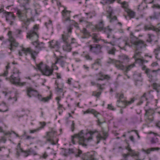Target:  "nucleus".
Wrapping results in <instances>:
<instances>
[{
  "label": "nucleus",
  "instance_id": "obj_1",
  "mask_svg": "<svg viewBox=\"0 0 160 160\" xmlns=\"http://www.w3.org/2000/svg\"><path fill=\"white\" fill-rule=\"evenodd\" d=\"M38 25H34L32 29L27 33V38L34 41L32 42V44L35 46L37 50H34L31 48L22 47L21 50L19 51L18 54L19 56H22L23 53L26 55L28 53L30 55L31 58L35 61L39 51L45 48L44 43L42 42H39L38 40L39 38L38 33Z\"/></svg>",
  "mask_w": 160,
  "mask_h": 160
},
{
  "label": "nucleus",
  "instance_id": "obj_2",
  "mask_svg": "<svg viewBox=\"0 0 160 160\" xmlns=\"http://www.w3.org/2000/svg\"><path fill=\"white\" fill-rule=\"evenodd\" d=\"M95 135L96 137L97 143H98L101 140H105L108 137L107 132L103 131L98 132L96 130L90 131L84 134L83 130L81 131L78 134H75L72 136V142L73 144H75L74 138H77L80 145L86 147L88 143L92 140L93 137Z\"/></svg>",
  "mask_w": 160,
  "mask_h": 160
},
{
  "label": "nucleus",
  "instance_id": "obj_3",
  "mask_svg": "<svg viewBox=\"0 0 160 160\" xmlns=\"http://www.w3.org/2000/svg\"><path fill=\"white\" fill-rule=\"evenodd\" d=\"M73 27L72 25H70L67 27L66 30L63 32V34L62 35L61 39L64 43L62 46L64 51L67 52H70L72 50V47L70 44L68 43L69 38L72 32Z\"/></svg>",
  "mask_w": 160,
  "mask_h": 160
},
{
  "label": "nucleus",
  "instance_id": "obj_4",
  "mask_svg": "<svg viewBox=\"0 0 160 160\" xmlns=\"http://www.w3.org/2000/svg\"><path fill=\"white\" fill-rule=\"evenodd\" d=\"M26 93L27 96L29 98H31L32 97H36L41 101L44 102H48L51 98V94L46 97L43 98L37 90L34 89L32 87H27Z\"/></svg>",
  "mask_w": 160,
  "mask_h": 160
},
{
  "label": "nucleus",
  "instance_id": "obj_5",
  "mask_svg": "<svg viewBox=\"0 0 160 160\" xmlns=\"http://www.w3.org/2000/svg\"><path fill=\"white\" fill-rule=\"evenodd\" d=\"M130 43L135 45L136 50L135 52L133 58H138L141 53V52L138 50L141 49L144 46V42L142 40H139L137 38L134 37L132 38L130 40Z\"/></svg>",
  "mask_w": 160,
  "mask_h": 160
},
{
  "label": "nucleus",
  "instance_id": "obj_6",
  "mask_svg": "<svg viewBox=\"0 0 160 160\" xmlns=\"http://www.w3.org/2000/svg\"><path fill=\"white\" fill-rule=\"evenodd\" d=\"M24 8L23 10H21L18 9L17 10L16 14L19 20L23 22V23L26 25H28L30 22V21L32 19L28 18L27 16V10Z\"/></svg>",
  "mask_w": 160,
  "mask_h": 160
},
{
  "label": "nucleus",
  "instance_id": "obj_7",
  "mask_svg": "<svg viewBox=\"0 0 160 160\" xmlns=\"http://www.w3.org/2000/svg\"><path fill=\"white\" fill-rule=\"evenodd\" d=\"M37 67L44 75L48 76L52 74L53 69L49 68L46 64H43L42 62L37 64Z\"/></svg>",
  "mask_w": 160,
  "mask_h": 160
},
{
  "label": "nucleus",
  "instance_id": "obj_8",
  "mask_svg": "<svg viewBox=\"0 0 160 160\" xmlns=\"http://www.w3.org/2000/svg\"><path fill=\"white\" fill-rule=\"evenodd\" d=\"M20 72L18 71L16 72L14 71L13 73L12 74L9 78V80L10 82L14 84H17L20 86H25L26 84V82H20V78L19 76V74Z\"/></svg>",
  "mask_w": 160,
  "mask_h": 160
},
{
  "label": "nucleus",
  "instance_id": "obj_9",
  "mask_svg": "<svg viewBox=\"0 0 160 160\" xmlns=\"http://www.w3.org/2000/svg\"><path fill=\"white\" fill-rule=\"evenodd\" d=\"M160 71V69L156 70H152L149 69H147L145 72L149 78V81L151 82H154L157 80L156 76L158 72Z\"/></svg>",
  "mask_w": 160,
  "mask_h": 160
},
{
  "label": "nucleus",
  "instance_id": "obj_10",
  "mask_svg": "<svg viewBox=\"0 0 160 160\" xmlns=\"http://www.w3.org/2000/svg\"><path fill=\"white\" fill-rule=\"evenodd\" d=\"M88 47L89 51L95 55H99L102 52V47L100 44H93L90 45Z\"/></svg>",
  "mask_w": 160,
  "mask_h": 160
},
{
  "label": "nucleus",
  "instance_id": "obj_11",
  "mask_svg": "<svg viewBox=\"0 0 160 160\" xmlns=\"http://www.w3.org/2000/svg\"><path fill=\"white\" fill-rule=\"evenodd\" d=\"M56 133V130L52 129L49 132H47V135L44 138L46 139L47 142H49L52 145H55L56 143L53 141V138Z\"/></svg>",
  "mask_w": 160,
  "mask_h": 160
},
{
  "label": "nucleus",
  "instance_id": "obj_12",
  "mask_svg": "<svg viewBox=\"0 0 160 160\" xmlns=\"http://www.w3.org/2000/svg\"><path fill=\"white\" fill-rule=\"evenodd\" d=\"M4 13L7 22L10 25H13L14 23V21L15 20L16 18L13 13L12 12L7 11L5 12Z\"/></svg>",
  "mask_w": 160,
  "mask_h": 160
},
{
  "label": "nucleus",
  "instance_id": "obj_13",
  "mask_svg": "<svg viewBox=\"0 0 160 160\" xmlns=\"http://www.w3.org/2000/svg\"><path fill=\"white\" fill-rule=\"evenodd\" d=\"M135 99V98H131V100L128 101L125 99L123 100L120 101L118 100L117 101V106L119 107L124 108H126L127 106L133 103Z\"/></svg>",
  "mask_w": 160,
  "mask_h": 160
},
{
  "label": "nucleus",
  "instance_id": "obj_14",
  "mask_svg": "<svg viewBox=\"0 0 160 160\" xmlns=\"http://www.w3.org/2000/svg\"><path fill=\"white\" fill-rule=\"evenodd\" d=\"M66 7H64V9L62 10L61 13L62 16V20L64 23L68 21H70V11L68 10Z\"/></svg>",
  "mask_w": 160,
  "mask_h": 160
},
{
  "label": "nucleus",
  "instance_id": "obj_15",
  "mask_svg": "<svg viewBox=\"0 0 160 160\" xmlns=\"http://www.w3.org/2000/svg\"><path fill=\"white\" fill-rule=\"evenodd\" d=\"M84 160H98L96 156V153L92 151L84 154Z\"/></svg>",
  "mask_w": 160,
  "mask_h": 160
},
{
  "label": "nucleus",
  "instance_id": "obj_16",
  "mask_svg": "<svg viewBox=\"0 0 160 160\" xmlns=\"http://www.w3.org/2000/svg\"><path fill=\"white\" fill-rule=\"evenodd\" d=\"M135 66V64L133 63L128 65V67H125L122 65H120L119 62H118L116 64V67L119 69H121L123 71L128 72L132 68Z\"/></svg>",
  "mask_w": 160,
  "mask_h": 160
},
{
  "label": "nucleus",
  "instance_id": "obj_17",
  "mask_svg": "<svg viewBox=\"0 0 160 160\" xmlns=\"http://www.w3.org/2000/svg\"><path fill=\"white\" fill-rule=\"evenodd\" d=\"M156 28L151 24H145L144 29L145 31L152 30L156 32H160V23L158 24Z\"/></svg>",
  "mask_w": 160,
  "mask_h": 160
},
{
  "label": "nucleus",
  "instance_id": "obj_18",
  "mask_svg": "<svg viewBox=\"0 0 160 160\" xmlns=\"http://www.w3.org/2000/svg\"><path fill=\"white\" fill-rule=\"evenodd\" d=\"M9 42V44L8 46V48L11 51H14V47L16 48L18 46L19 43L17 42L14 38H11L8 40Z\"/></svg>",
  "mask_w": 160,
  "mask_h": 160
},
{
  "label": "nucleus",
  "instance_id": "obj_19",
  "mask_svg": "<svg viewBox=\"0 0 160 160\" xmlns=\"http://www.w3.org/2000/svg\"><path fill=\"white\" fill-rule=\"evenodd\" d=\"M32 0H18V2L20 3L21 7H23L26 10L30 9L29 3Z\"/></svg>",
  "mask_w": 160,
  "mask_h": 160
},
{
  "label": "nucleus",
  "instance_id": "obj_20",
  "mask_svg": "<svg viewBox=\"0 0 160 160\" xmlns=\"http://www.w3.org/2000/svg\"><path fill=\"white\" fill-rule=\"evenodd\" d=\"M55 84V92L58 94H60V93H62V97H63L64 94V92L63 91L64 86L63 84H62L61 86H59L57 82V81L56 80Z\"/></svg>",
  "mask_w": 160,
  "mask_h": 160
},
{
  "label": "nucleus",
  "instance_id": "obj_21",
  "mask_svg": "<svg viewBox=\"0 0 160 160\" xmlns=\"http://www.w3.org/2000/svg\"><path fill=\"white\" fill-rule=\"evenodd\" d=\"M128 46L129 47H132V45L130 44V43L129 42L127 38H125L124 40H122L118 45V47L121 49L126 50L125 47Z\"/></svg>",
  "mask_w": 160,
  "mask_h": 160
},
{
  "label": "nucleus",
  "instance_id": "obj_22",
  "mask_svg": "<svg viewBox=\"0 0 160 160\" xmlns=\"http://www.w3.org/2000/svg\"><path fill=\"white\" fill-rule=\"evenodd\" d=\"M119 60L116 61L115 66L118 62H119L120 65H122V63H126L129 62V58L128 56L126 55H122L119 56Z\"/></svg>",
  "mask_w": 160,
  "mask_h": 160
},
{
  "label": "nucleus",
  "instance_id": "obj_23",
  "mask_svg": "<svg viewBox=\"0 0 160 160\" xmlns=\"http://www.w3.org/2000/svg\"><path fill=\"white\" fill-rule=\"evenodd\" d=\"M49 42V45L51 48L55 49L57 52L58 51L60 48V44L58 41L52 40Z\"/></svg>",
  "mask_w": 160,
  "mask_h": 160
},
{
  "label": "nucleus",
  "instance_id": "obj_24",
  "mask_svg": "<svg viewBox=\"0 0 160 160\" xmlns=\"http://www.w3.org/2000/svg\"><path fill=\"white\" fill-rule=\"evenodd\" d=\"M97 76H99L100 78L96 79L97 81L101 80L103 81L104 79L109 80L110 79V77L108 75H104L101 72H100L96 74Z\"/></svg>",
  "mask_w": 160,
  "mask_h": 160
},
{
  "label": "nucleus",
  "instance_id": "obj_25",
  "mask_svg": "<svg viewBox=\"0 0 160 160\" xmlns=\"http://www.w3.org/2000/svg\"><path fill=\"white\" fill-rule=\"evenodd\" d=\"M126 12L128 15V16H125L126 19H128L127 18H129V19H131V18H133L135 17L136 12L134 11L129 9H127Z\"/></svg>",
  "mask_w": 160,
  "mask_h": 160
},
{
  "label": "nucleus",
  "instance_id": "obj_26",
  "mask_svg": "<svg viewBox=\"0 0 160 160\" xmlns=\"http://www.w3.org/2000/svg\"><path fill=\"white\" fill-rule=\"evenodd\" d=\"M154 114L153 111H145V116L146 118L150 122L153 120V115Z\"/></svg>",
  "mask_w": 160,
  "mask_h": 160
},
{
  "label": "nucleus",
  "instance_id": "obj_27",
  "mask_svg": "<svg viewBox=\"0 0 160 160\" xmlns=\"http://www.w3.org/2000/svg\"><path fill=\"white\" fill-rule=\"evenodd\" d=\"M104 22L102 20H100L98 24L95 26V28L97 30L99 31H102L104 30L105 28H104Z\"/></svg>",
  "mask_w": 160,
  "mask_h": 160
},
{
  "label": "nucleus",
  "instance_id": "obj_28",
  "mask_svg": "<svg viewBox=\"0 0 160 160\" xmlns=\"http://www.w3.org/2000/svg\"><path fill=\"white\" fill-rule=\"evenodd\" d=\"M40 124L41 125V126L33 130H30L29 131L30 133H33L38 132L41 129L43 128L46 125V123L45 122H40Z\"/></svg>",
  "mask_w": 160,
  "mask_h": 160
},
{
  "label": "nucleus",
  "instance_id": "obj_29",
  "mask_svg": "<svg viewBox=\"0 0 160 160\" xmlns=\"http://www.w3.org/2000/svg\"><path fill=\"white\" fill-rule=\"evenodd\" d=\"M94 42L98 43L102 39L99 34L97 33H93L91 36Z\"/></svg>",
  "mask_w": 160,
  "mask_h": 160
},
{
  "label": "nucleus",
  "instance_id": "obj_30",
  "mask_svg": "<svg viewBox=\"0 0 160 160\" xmlns=\"http://www.w3.org/2000/svg\"><path fill=\"white\" fill-rule=\"evenodd\" d=\"M126 149L129 152V154L131 156H136L137 157H138L139 155V153L136 152L134 150L131 149L129 145H128L126 148Z\"/></svg>",
  "mask_w": 160,
  "mask_h": 160
},
{
  "label": "nucleus",
  "instance_id": "obj_31",
  "mask_svg": "<svg viewBox=\"0 0 160 160\" xmlns=\"http://www.w3.org/2000/svg\"><path fill=\"white\" fill-rule=\"evenodd\" d=\"M64 59V58L62 56H60L58 58L57 57L56 62L55 63H59L61 66L63 67L64 66L65 63H66L65 60Z\"/></svg>",
  "mask_w": 160,
  "mask_h": 160
},
{
  "label": "nucleus",
  "instance_id": "obj_32",
  "mask_svg": "<svg viewBox=\"0 0 160 160\" xmlns=\"http://www.w3.org/2000/svg\"><path fill=\"white\" fill-rule=\"evenodd\" d=\"M82 33L83 34V35L82 37V38L83 39L88 38L91 36L90 33L85 28H83L81 31Z\"/></svg>",
  "mask_w": 160,
  "mask_h": 160
},
{
  "label": "nucleus",
  "instance_id": "obj_33",
  "mask_svg": "<svg viewBox=\"0 0 160 160\" xmlns=\"http://www.w3.org/2000/svg\"><path fill=\"white\" fill-rule=\"evenodd\" d=\"M112 29L109 28V26H108L106 28H105L102 31L105 33L107 35V37L108 38H109L111 37V34Z\"/></svg>",
  "mask_w": 160,
  "mask_h": 160
},
{
  "label": "nucleus",
  "instance_id": "obj_34",
  "mask_svg": "<svg viewBox=\"0 0 160 160\" xmlns=\"http://www.w3.org/2000/svg\"><path fill=\"white\" fill-rule=\"evenodd\" d=\"M160 149L159 148H149L147 150H145L144 149H142V151L147 154H148L150 153L151 151H153L155 150H158Z\"/></svg>",
  "mask_w": 160,
  "mask_h": 160
},
{
  "label": "nucleus",
  "instance_id": "obj_35",
  "mask_svg": "<svg viewBox=\"0 0 160 160\" xmlns=\"http://www.w3.org/2000/svg\"><path fill=\"white\" fill-rule=\"evenodd\" d=\"M83 113L84 114H92L95 117H97L98 115L99 114L96 111H83Z\"/></svg>",
  "mask_w": 160,
  "mask_h": 160
},
{
  "label": "nucleus",
  "instance_id": "obj_36",
  "mask_svg": "<svg viewBox=\"0 0 160 160\" xmlns=\"http://www.w3.org/2000/svg\"><path fill=\"white\" fill-rule=\"evenodd\" d=\"M111 38H112V41H111L109 42H108L106 40H102L104 43H108L111 45H112V46H114L115 45V42L116 41V38H115V37L114 35H112L111 36Z\"/></svg>",
  "mask_w": 160,
  "mask_h": 160
},
{
  "label": "nucleus",
  "instance_id": "obj_37",
  "mask_svg": "<svg viewBox=\"0 0 160 160\" xmlns=\"http://www.w3.org/2000/svg\"><path fill=\"white\" fill-rule=\"evenodd\" d=\"M106 11L108 13V15H107V17H110L111 15H112L113 13V12L112 8V7L110 6H108L107 7L106 9Z\"/></svg>",
  "mask_w": 160,
  "mask_h": 160
},
{
  "label": "nucleus",
  "instance_id": "obj_38",
  "mask_svg": "<svg viewBox=\"0 0 160 160\" xmlns=\"http://www.w3.org/2000/svg\"><path fill=\"white\" fill-rule=\"evenodd\" d=\"M17 150V152L16 155L18 157L20 153L21 152H23V151L22 150V149L20 147V143H19L17 146L16 148Z\"/></svg>",
  "mask_w": 160,
  "mask_h": 160
},
{
  "label": "nucleus",
  "instance_id": "obj_39",
  "mask_svg": "<svg viewBox=\"0 0 160 160\" xmlns=\"http://www.w3.org/2000/svg\"><path fill=\"white\" fill-rule=\"evenodd\" d=\"M107 17L109 19V22L111 23H113L115 22H117V18L116 16H113L112 15L110 17Z\"/></svg>",
  "mask_w": 160,
  "mask_h": 160
},
{
  "label": "nucleus",
  "instance_id": "obj_40",
  "mask_svg": "<svg viewBox=\"0 0 160 160\" xmlns=\"http://www.w3.org/2000/svg\"><path fill=\"white\" fill-rule=\"evenodd\" d=\"M85 13L87 16H88V18H91L93 17H95L96 16L95 12L94 11H91Z\"/></svg>",
  "mask_w": 160,
  "mask_h": 160
},
{
  "label": "nucleus",
  "instance_id": "obj_41",
  "mask_svg": "<svg viewBox=\"0 0 160 160\" xmlns=\"http://www.w3.org/2000/svg\"><path fill=\"white\" fill-rule=\"evenodd\" d=\"M122 7L124 9L125 12L127 11V9H129V5L128 3L126 2H124L122 3Z\"/></svg>",
  "mask_w": 160,
  "mask_h": 160
},
{
  "label": "nucleus",
  "instance_id": "obj_42",
  "mask_svg": "<svg viewBox=\"0 0 160 160\" xmlns=\"http://www.w3.org/2000/svg\"><path fill=\"white\" fill-rule=\"evenodd\" d=\"M160 52V47H158L154 50L153 53L155 56V58L158 59V53Z\"/></svg>",
  "mask_w": 160,
  "mask_h": 160
},
{
  "label": "nucleus",
  "instance_id": "obj_43",
  "mask_svg": "<svg viewBox=\"0 0 160 160\" xmlns=\"http://www.w3.org/2000/svg\"><path fill=\"white\" fill-rule=\"evenodd\" d=\"M91 84L92 85H96L97 86L98 88L100 90H102L103 89V88L102 87L104 85V84H103L102 85H101L100 84L97 83L96 84L95 82H91Z\"/></svg>",
  "mask_w": 160,
  "mask_h": 160
},
{
  "label": "nucleus",
  "instance_id": "obj_44",
  "mask_svg": "<svg viewBox=\"0 0 160 160\" xmlns=\"http://www.w3.org/2000/svg\"><path fill=\"white\" fill-rule=\"evenodd\" d=\"M150 142L152 144L159 143V141L158 138L156 137H153L151 138L150 140Z\"/></svg>",
  "mask_w": 160,
  "mask_h": 160
},
{
  "label": "nucleus",
  "instance_id": "obj_45",
  "mask_svg": "<svg viewBox=\"0 0 160 160\" xmlns=\"http://www.w3.org/2000/svg\"><path fill=\"white\" fill-rule=\"evenodd\" d=\"M96 64L101 66V61L100 59H97L95 60L94 63L92 64V67H94L95 65Z\"/></svg>",
  "mask_w": 160,
  "mask_h": 160
},
{
  "label": "nucleus",
  "instance_id": "obj_46",
  "mask_svg": "<svg viewBox=\"0 0 160 160\" xmlns=\"http://www.w3.org/2000/svg\"><path fill=\"white\" fill-rule=\"evenodd\" d=\"M10 68L9 66V63H8V65L6 67V70L4 71V72L2 74V76H6L7 75L8 73V69Z\"/></svg>",
  "mask_w": 160,
  "mask_h": 160
},
{
  "label": "nucleus",
  "instance_id": "obj_47",
  "mask_svg": "<svg viewBox=\"0 0 160 160\" xmlns=\"http://www.w3.org/2000/svg\"><path fill=\"white\" fill-rule=\"evenodd\" d=\"M88 17L85 18L84 17H82L79 19V22H84L85 23H87L88 22L87 21L88 19Z\"/></svg>",
  "mask_w": 160,
  "mask_h": 160
},
{
  "label": "nucleus",
  "instance_id": "obj_48",
  "mask_svg": "<svg viewBox=\"0 0 160 160\" xmlns=\"http://www.w3.org/2000/svg\"><path fill=\"white\" fill-rule=\"evenodd\" d=\"M61 96H60L59 97H57L56 98V100L57 101V103L58 105V109H62V105H61L59 102V101L61 100Z\"/></svg>",
  "mask_w": 160,
  "mask_h": 160
},
{
  "label": "nucleus",
  "instance_id": "obj_49",
  "mask_svg": "<svg viewBox=\"0 0 160 160\" xmlns=\"http://www.w3.org/2000/svg\"><path fill=\"white\" fill-rule=\"evenodd\" d=\"M101 94V92H97L96 91H94L92 92V95L98 98L100 97Z\"/></svg>",
  "mask_w": 160,
  "mask_h": 160
},
{
  "label": "nucleus",
  "instance_id": "obj_50",
  "mask_svg": "<svg viewBox=\"0 0 160 160\" xmlns=\"http://www.w3.org/2000/svg\"><path fill=\"white\" fill-rule=\"evenodd\" d=\"M116 50V49L114 48H112L108 50V53L109 54L114 55L115 54V52Z\"/></svg>",
  "mask_w": 160,
  "mask_h": 160
},
{
  "label": "nucleus",
  "instance_id": "obj_51",
  "mask_svg": "<svg viewBox=\"0 0 160 160\" xmlns=\"http://www.w3.org/2000/svg\"><path fill=\"white\" fill-rule=\"evenodd\" d=\"M133 77L135 80H138V79L139 78H137L138 77V78H140L141 77V74L139 73H134L133 75Z\"/></svg>",
  "mask_w": 160,
  "mask_h": 160
},
{
  "label": "nucleus",
  "instance_id": "obj_52",
  "mask_svg": "<svg viewBox=\"0 0 160 160\" xmlns=\"http://www.w3.org/2000/svg\"><path fill=\"white\" fill-rule=\"evenodd\" d=\"M28 152L29 154H33V155L37 154L36 152L32 148H30L28 150Z\"/></svg>",
  "mask_w": 160,
  "mask_h": 160
},
{
  "label": "nucleus",
  "instance_id": "obj_53",
  "mask_svg": "<svg viewBox=\"0 0 160 160\" xmlns=\"http://www.w3.org/2000/svg\"><path fill=\"white\" fill-rule=\"evenodd\" d=\"M84 57L87 60L89 61H92V58L89 54H86Z\"/></svg>",
  "mask_w": 160,
  "mask_h": 160
},
{
  "label": "nucleus",
  "instance_id": "obj_54",
  "mask_svg": "<svg viewBox=\"0 0 160 160\" xmlns=\"http://www.w3.org/2000/svg\"><path fill=\"white\" fill-rule=\"evenodd\" d=\"M117 96L118 97L119 99L118 100H120V101H121V99H123L124 98V97L123 93L118 94H117Z\"/></svg>",
  "mask_w": 160,
  "mask_h": 160
},
{
  "label": "nucleus",
  "instance_id": "obj_55",
  "mask_svg": "<svg viewBox=\"0 0 160 160\" xmlns=\"http://www.w3.org/2000/svg\"><path fill=\"white\" fill-rule=\"evenodd\" d=\"M135 62L140 64H142V59L139 58H135Z\"/></svg>",
  "mask_w": 160,
  "mask_h": 160
},
{
  "label": "nucleus",
  "instance_id": "obj_56",
  "mask_svg": "<svg viewBox=\"0 0 160 160\" xmlns=\"http://www.w3.org/2000/svg\"><path fill=\"white\" fill-rule=\"evenodd\" d=\"M148 36L149 38L148 39H147V41L149 42H151L152 41V40L151 38L152 37H154V35L152 34H148Z\"/></svg>",
  "mask_w": 160,
  "mask_h": 160
},
{
  "label": "nucleus",
  "instance_id": "obj_57",
  "mask_svg": "<svg viewBox=\"0 0 160 160\" xmlns=\"http://www.w3.org/2000/svg\"><path fill=\"white\" fill-rule=\"evenodd\" d=\"M107 62L108 63H112L116 62H115V60L114 59H112L109 58Z\"/></svg>",
  "mask_w": 160,
  "mask_h": 160
},
{
  "label": "nucleus",
  "instance_id": "obj_58",
  "mask_svg": "<svg viewBox=\"0 0 160 160\" xmlns=\"http://www.w3.org/2000/svg\"><path fill=\"white\" fill-rule=\"evenodd\" d=\"M154 0H143V2H144L146 4L152 3L153 2Z\"/></svg>",
  "mask_w": 160,
  "mask_h": 160
},
{
  "label": "nucleus",
  "instance_id": "obj_59",
  "mask_svg": "<svg viewBox=\"0 0 160 160\" xmlns=\"http://www.w3.org/2000/svg\"><path fill=\"white\" fill-rule=\"evenodd\" d=\"M160 86V85L159 84L156 83H154L153 84V87L154 89H157Z\"/></svg>",
  "mask_w": 160,
  "mask_h": 160
},
{
  "label": "nucleus",
  "instance_id": "obj_60",
  "mask_svg": "<svg viewBox=\"0 0 160 160\" xmlns=\"http://www.w3.org/2000/svg\"><path fill=\"white\" fill-rule=\"evenodd\" d=\"M12 32L11 31H9L8 33V35L9 37V39H10L11 38H14L12 36Z\"/></svg>",
  "mask_w": 160,
  "mask_h": 160
},
{
  "label": "nucleus",
  "instance_id": "obj_61",
  "mask_svg": "<svg viewBox=\"0 0 160 160\" xmlns=\"http://www.w3.org/2000/svg\"><path fill=\"white\" fill-rule=\"evenodd\" d=\"M6 141L5 138L4 137H1L0 138V143L3 141L4 143H5Z\"/></svg>",
  "mask_w": 160,
  "mask_h": 160
},
{
  "label": "nucleus",
  "instance_id": "obj_62",
  "mask_svg": "<svg viewBox=\"0 0 160 160\" xmlns=\"http://www.w3.org/2000/svg\"><path fill=\"white\" fill-rule=\"evenodd\" d=\"M152 8H157L158 9H160V5L158 4H154L152 6Z\"/></svg>",
  "mask_w": 160,
  "mask_h": 160
},
{
  "label": "nucleus",
  "instance_id": "obj_63",
  "mask_svg": "<svg viewBox=\"0 0 160 160\" xmlns=\"http://www.w3.org/2000/svg\"><path fill=\"white\" fill-rule=\"evenodd\" d=\"M105 1L106 3L108 2L110 3H113L114 1L115 0H103Z\"/></svg>",
  "mask_w": 160,
  "mask_h": 160
},
{
  "label": "nucleus",
  "instance_id": "obj_64",
  "mask_svg": "<svg viewBox=\"0 0 160 160\" xmlns=\"http://www.w3.org/2000/svg\"><path fill=\"white\" fill-rule=\"evenodd\" d=\"M108 109L111 110H113L114 109L112 104H108Z\"/></svg>",
  "mask_w": 160,
  "mask_h": 160
}]
</instances>
